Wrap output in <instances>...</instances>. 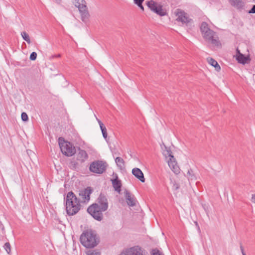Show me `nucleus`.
I'll use <instances>...</instances> for the list:
<instances>
[{"label": "nucleus", "instance_id": "nucleus-15", "mask_svg": "<svg viewBox=\"0 0 255 255\" xmlns=\"http://www.w3.org/2000/svg\"><path fill=\"white\" fill-rule=\"evenodd\" d=\"M77 156V160L79 161L81 163L85 162L88 158V155L86 151L81 149H79Z\"/></svg>", "mask_w": 255, "mask_h": 255}, {"label": "nucleus", "instance_id": "nucleus-23", "mask_svg": "<svg viewBox=\"0 0 255 255\" xmlns=\"http://www.w3.org/2000/svg\"><path fill=\"white\" fill-rule=\"evenodd\" d=\"M163 154L167 160L169 158H171V156H174L171 150L166 146H165V149L163 151Z\"/></svg>", "mask_w": 255, "mask_h": 255}, {"label": "nucleus", "instance_id": "nucleus-41", "mask_svg": "<svg viewBox=\"0 0 255 255\" xmlns=\"http://www.w3.org/2000/svg\"><path fill=\"white\" fill-rule=\"evenodd\" d=\"M255 2V0H253Z\"/></svg>", "mask_w": 255, "mask_h": 255}, {"label": "nucleus", "instance_id": "nucleus-4", "mask_svg": "<svg viewBox=\"0 0 255 255\" xmlns=\"http://www.w3.org/2000/svg\"><path fill=\"white\" fill-rule=\"evenodd\" d=\"M146 4L151 10L161 16L167 14L166 10L163 8V6L153 0L147 1Z\"/></svg>", "mask_w": 255, "mask_h": 255}, {"label": "nucleus", "instance_id": "nucleus-28", "mask_svg": "<svg viewBox=\"0 0 255 255\" xmlns=\"http://www.w3.org/2000/svg\"><path fill=\"white\" fill-rule=\"evenodd\" d=\"M3 248L8 254H10L11 252V246L9 243H6L4 246Z\"/></svg>", "mask_w": 255, "mask_h": 255}, {"label": "nucleus", "instance_id": "nucleus-34", "mask_svg": "<svg viewBox=\"0 0 255 255\" xmlns=\"http://www.w3.org/2000/svg\"><path fill=\"white\" fill-rule=\"evenodd\" d=\"M249 13H255V5H254L252 8V9L249 11Z\"/></svg>", "mask_w": 255, "mask_h": 255}, {"label": "nucleus", "instance_id": "nucleus-20", "mask_svg": "<svg viewBox=\"0 0 255 255\" xmlns=\"http://www.w3.org/2000/svg\"><path fill=\"white\" fill-rule=\"evenodd\" d=\"M81 19L84 22H87L90 16L88 9L79 11Z\"/></svg>", "mask_w": 255, "mask_h": 255}, {"label": "nucleus", "instance_id": "nucleus-6", "mask_svg": "<svg viewBox=\"0 0 255 255\" xmlns=\"http://www.w3.org/2000/svg\"><path fill=\"white\" fill-rule=\"evenodd\" d=\"M101 208L97 204H93L87 209V212L96 220L101 221L103 218V212Z\"/></svg>", "mask_w": 255, "mask_h": 255}, {"label": "nucleus", "instance_id": "nucleus-11", "mask_svg": "<svg viewBox=\"0 0 255 255\" xmlns=\"http://www.w3.org/2000/svg\"><path fill=\"white\" fill-rule=\"evenodd\" d=\"M92 193V189L90 187L81 191L79 193L80 200L81 202L85 203L90 200V194Z\"/></svg>", "mask_w": 255, "mask_h": 255}, {"label": "nucleus", "instance_id": "nucleus-29", "mask_svg": "<svg viewBox=\"0 0 255 255\" xmlns=\"http://www.w3.org/2000/svg\"><path fill=\"white\" fill-rule=\"evenodd\" d=\"M87 255H101L100 252L97 250H90L86 252Z\"/></svg>", "mask_w": 255, "mask_h": 255}, {"label": "nucleus", "instance_id": "nucleus-14", "mask_svg": "<svg viewBox=\"0 0 255 255\" xmlns=\"http://www.w3.org/2000/svg\"><path fill=\"white\" fill-rule=\"evenodd\" d=\"M132 173L133 175L136 177L138 179H139L141 182H145V178L144 177L143 174L141 170L138 168H134L132 170Z\"/></svg>", "mask_w": 255, "mask_h": 255}, {"label": "nucleus", "instance_id": "nucleus-8", "mask_svg": "<svg viewBox=\"0 0 255 255\" xmlns=\"http://www.w3.org/2000/svg\"><path fill=\"white\" fill-rule=\"evenodd\" d=\"M94 204H97L98 206L101 208L102 211H106L108 208V202L106 197L101 194L98 197L97 203Z\"/></svg>", "mask_w": 255, "mask_h": 255}, {"label": "nucleus", "instance_id": "nucleus-38", "mask_svg": "<svg viewBox=\"0 0 255 255\" xmlns=\"http://www.w3.org/2000/svg\"><path fill=\"white\" fill-rule=\"evenodd\" d=\"M54 1L59 4H60L62 3V0H54Z\"/></svg>", "mask_w": 255, "mask_h": 255}, {"label": "nucleus", "instance_id": "nucleus-31", "mask_svg": "<svg viewBox=\"0 0 255 255\" xmlns=\"http://www.w3.org/2000/svg\"><path fill=\"white\" fill-rule=\"evenodd\" d=\"M152 252V255H163V254L157 249L153 250Z\"/></svg>", "mask_w": 255, "mask_h": 255}, {"label": "nucleus", "instance_id": "nucleus-2", "mask_svg": "<svg viewBox=\"0 0 255 255\" xmlns=\"http://www.w3.org/2000/svg\"><path fill=\"white\" fill-rule=\"evenodd\" d=\"M80 241L81 244L87 248H93L99 243L96 234L91 230L84 231L80 236Z\"/></svg>", "mask_w": 255, "mask_h": 255}, {"label": "nucleus", "instance_id": "nucleus-33", "mask_svg": "<svg viewBox=\"0 0 255 255\" xmlns=\"http://www.w3.org/2000/svg\"><path fill=\"white\" fill-rule=\"evenodd\" d=\"M143 1L144 0H134V3L137 5H141Z\"/></svg>", "mask_w": 255, "mask_h": 255}, {"label": "nucleus", "instance_id": "nucleus-37", "mask_svg": "<svg viewBox=\"0 0 255 255\" xmlns=\"http://www.w3.org/2000/svg\"><path fill=\"white\" fill-rule=\"evenodd\" d=\"M251 201L253 203H255V194H252V198H251Z\"/></svg>", "mask_w": 255, "mask_h": 255}, {"label": "nucleus", "instance_id": "nucleus-36", "mask_svg": "<svg viewBox=\"0 0 255 255\" xmlns=\"http://www.w3.org/2000/svg\"><path fill=\"white\" fill-rule=\"evenodd\" d=\"M240 249H241V252L242 253V255H246L245 253V252H244V247L242 245L240 246Z\"/></svg>", "mask_w": 255, "mask_h": 255}, {"label": "nucleus", "instance_id": "nucleus-27", "mask_svg": "<svg viewBox=\"0 0 255 255\" xmlns=\"http://www.w3.org/2000/svg\"><path fill=\"white\" fill-rule=\"evenodd\" d=\"M58 144L62 153L64 154V149L63 148V147H64V137H60L59 138Z\"/></svg>", "mask_w": 255, "mask_h": 255}, {"label": "nucleus", "instance_id": "nucleus-12", "mask_svg": "<svg viewBox=\"0 0 255 255\" xmlns=\"http://www.w3.org/2000/svg\"><path fill=\"white\" fill-rule=\"evenodd\" d=\"M65 155L71 156L76 153L75 147L70 142L65 141Z\"/></svg>", "mask_w": 255, "mask_h": 255}, {"label": "nucleus", "instance_id": "nucleus-18", "mask_svg": "<svg viewBox=\"0 0 255 255\" xmlns=\"http://www.w3.org/2000/svg\"><path fill=\"white\" fill-rule=\"evenodd\" d=\"M112 184L114 188L115 191H117L118 193H120L121 191V186L122 183L121 180L118 179V176H116V178L115 179L112 180Z\"/></svg>", "mask_w": 255, "mask_h": 255}, {"label": "nucleus", "instance_id": "nucleus-39", "mask_svg": "<svg viewBox=\"0 0 255 255\" xmlns=\"http://www.w3.org/2000/svg\"><path fill=\"white\" fill-rule=\"evenodd\" d=\"M138 6L142 9V11L144 10V7L142 6V4H141V5H138Z\"/></svg>", "mask_w": 255, "mask_h": 255}, {"label": "nucleus", "instance_id": "nucleus-26", "mask_svg": "<svg viewBox=\"0 0 255 255\" xmlns=\"http://www.w3.org/2000/svg\"><path fill=\"white\" fill-rule=\"evenodd\" d=\"M21 35L22 38L25 41H26L29 44L31 43V40H30V37H29L28 34L25 31L22 32L21 33Z\"/></svg>", "mask_w": 255, "mask_h": 255}, {"label": "nucleus", "instance_id": "nucleus-16", "mask_svg": "<svg viewBox=\"0 0 255 255\" xmlns=\"http://www.w3.org/2000/svg\"><path fill=\"white\" fill-rule=\"evenodd\" d=\"M231 4L238 9H242L245 6L243 0H229Z\"/></svg>", "mask_w": 255, "mask_h": 255}, {"label": "nucleus", "instance_id": "nucleus-32", "mask_svg": "<svg viewBox=\"0 0 255 255\" xmlns=\"http://www.w3.org/2000/svg\"><path fill=\"white\" fill-rule=\"evenodd\" d=\"M37 57V53L35 52H33L30 55V59L31 60H35Z\"/></svg>", "mask_w": 255, "mask_h": 255}, {"label": "nucleus", "instance_id": "nucleus-7", "mask_svg": "<svg viewBox=\"0 0 255 255\" xmlns=\"http://www.w3.org/2000/svg\"><path fill=\"white\" fill-rule=\"evenodd\" d=\"M119 255H143L141 249L135 246L124 250Z\"/></svg>", "mask_w": 255, "mask_h": 255}, {"label": "nucleus", "instance_id": "nucleus-17", "mask_svg": "<svg viewBox=\"0 0 255 255\" xmlns=\"http://www.w3.org/2000/svg\"><path fill=\"white\" fill-rule=\"evenodd\" d=\"M125 197L127 200V204L129 206H134L135 205V200L131 196L130 193L126 191L125 192Z\"/></svg>", "mask_w": 255, "mask_h": 255}, {"label": "nucleus", "instance_id": "nucleus-25", "mask_svg": "<svg viewBox=\"0 0 255 255\" xmlns=\"http://www.w3.org/2000/svg\"><path fill=\"white\" fill-rule=\"evenodd\" d=\"M86 5V2L84 0H75V5L78 8L83 7L84 5Z\"/></svg>", "mask_w": 255, "mask_h": 255}, {"label": "nucleus", "instance_id": "nucleus-24", "mask_svg": "<svg viewBox=\"0 0 255 255\" xmlns=\"http://www.w3.org/2000/svg\"><path fill=\"white\" fill-rule=\"evenodd\" d=\"M186 176L189 180H196V177L194 173L193 170L191 168H189L188 170V172Z\"/></svg>", "mask_w": 255, "mask_h": 255}, {"label": "nucleus", "instance_id": "nucleus-21", "mask_svg": "<svg viewBox=\"0 0 255 255\" xmlns=\"http://www.w3.org/2000/svg\"><path fill=\"white\" fill-rule=\"evenodd\" d=\"M207 61L211 65L214 67L215 69L219 71L221 69V67L218 62L213 58H207Z\"/></svg>", "mask_w": 255, "mask_h": 255}, {"label": "nucleus", "instance_id": "nucleus-13", "mask_svg": "<svg viewBox=\"0 0 255 255\" xmlns=\"http://www.w3.org/2000/svg\"><path fill=\"white\" fill-rule=\"evenodd\" d=\"M236 51L237 54L236 55L235 57L238 62L243 64L247 63L249 60V58L242 54L238 48L237 49Z\"/></svg>", "mask_w": 255, "mask_h": 255}, {"label": "nucleus", "instance_id": "nucleus-5", "mask_svg": "<svg viewBox=\"0 0 255 255\" xmlns=\"http://www.w3.org/2000/svg\"><path fill=\"white\" fill-rule=\"evenodd\" d=\"M107 164L106 162L98 160L93 162L90 166V170L95 173L102 174L106 170Z\"/></svg>", "mask_w": 255, "mask_h": 255}, {"label": "nucleus", "instance_id": "nucleus-35", "mask_svg": "<svg viewBox=\"0 0 255 255\" xmlns=\"http://www.w3.org/2000/svg\"><path fill=\"white\" fill-rule=\"evenodd\" d=\"M88 9L87 6V5H84V6H83V7H79V11H82V10H85V9Z\"/></svg>", "mask_w": 255, "mask_h": 255}, {"label": "nucleus", "instance_id": "nucleus-10", "mask_svg": "<svg viewBox=\"0 0 255 255\" xmlns=\"http://www.w3.org/2000/svg\"><path fill=\"white\" fill-rule=\"evenodd\" d=\"M175 13L177 16L176 19L177 21H180L183 23H187L190 22L191 19L187 16V14L184 11L178 9L176 10Z\"/></svg>", "mask_w": 255, "mask_h": 255}, {"label": "nucleus", "instance_id": "nucleus-3", "mask_svg": "<svg viewBox=\"0 0 255 255\" xmlns=\"http://www.w3.org/2000/svg\"><path fill=\"white\" fill-rule=\"evenodd\" d=\"M80 209V202L72 192L67 194L66 197V212L69 215L76 214Z\"/></svg>", "mask_w": 255, "mask_h": 255}, {"label": "nucleus", "instance_id": "nucleus-40", "mask_svg": "<svg viewBox=\"0 0 255 255\" xmlns=\"http://www.w3.org/2000/svg\"><path fill=\"white\" fill-rule=\"evenodd\" d=\"M72 129L74 130L73 127L72 126Z\"/></svg>", "mask_w": 255, "mask_h": 255}, {"label": "nucleus", "instance_id": "nucleus-30", "mask_svg": "<svg viewBox=\"0 0 255 255\" xmlns=\"http://www.w3.org/2000/svg\"><path fill=\"white\" fill-rule=\"evenodd\" d=\"M21 119L24 122H26L28 120V117L27 114L25 112H23L21 113Z\"/></svg>", "mask_w": 255, "mask_h": 255}, {"label": "nucleus", "instance_id": "nucleus-19", "mask_svg": "<svg viewBox=\"0 0 255 255\" xmlns=\"http://www.w3.org/2000/svg\"><path fill=\"white\" fill-rule=\"evenodd\" d=\"M115 162H116L117 166L119 167V168L121 170H123V169H125V162L122 158H121L120 157H117L115 159Z\"/></svg>", "mask_w": 255, "mask_h": 255}, {"label": "nucleus", "instance_id": "nucleus-1", "mask_svg": "<svg viewBox=\"0 0 255 255\" xmlns=\"http://www.w3.org/2000/svg\"><path fill=\"white\" fill-rule=\"evenodd\" d=\"M200 30L203 38L207 42L214 46L219 47L221 45L216 33L210 29L206 22H203L201 23Z\"/></svg>", "mask_w": 255, "mask_h": 255}, {"label": "nucleus", "instance_id": "nucleus-22", "mask_svg": "<svg viewBox=\"0 0 255 255\" xmlns=\"http://www.w3.org/2000/svg\"><path fill=\"white\" fill-rule=\"evenodd\" d=\"M96 119H97V120L100 125V127L101 129L103 136L105 139H106L108 136L107 129H106V127L104 126V124L102 123V122L100 120H99L98 118H96Z\"/></svg>", "mask_w": 255, "mask_h": 255}, {"label": "nucleus", "instance_id": "nucleus-9", "mask_svg": "<svg viewBox=\"0 0 255 255\" xmlns=\"http://www.w3.org/2000/svg\"><path fill=\"white\" fill-rule=\"evenodd\" d=\"M167 162L169 167L175 174H178L180 173V167L178 165L176 159L174 156H171V158L167 159Z\"/></svg>", "mask_w": 255, "mask_h": 255}]
</instances>
